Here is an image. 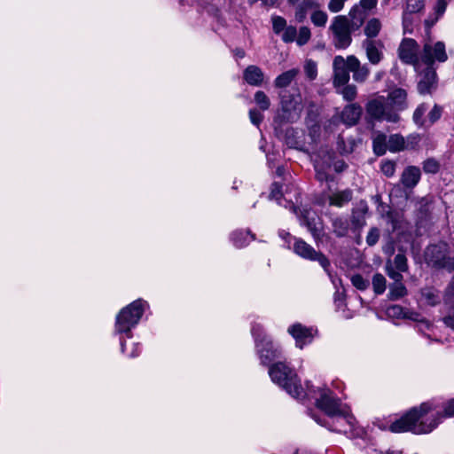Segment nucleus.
<instances>
[{"instance_id": "28", "label": "nucleus", "mask_w": 454, "mask_h": 454, "mask_svg": "<svg viewBox=\"0 0 454 454\" xmlns=\"http://www.w3.org/2000/svg\"><path fill=\"white\" fill-rule=\"evenodd\" d=\"M300 73L298 68H293L279 74L274 81L277 88L287 87Z\"/></svg>"}, {"instance_id": "43", "label": "nucleus", "mask_w": 454, "mask_h": 454, "mask_svg": "<svg viewBox=\"0 0 454 454\" xmlns=\"http://www.w3.org/2000/svg\"><path fill=\"white\" fill-rule=\"evenodd\" d=\"M372 287L376 294H382L386 290V278L380 273H376L372 277Z\"/></svg>"}, {"instance_id": "23", "label": "nucleus", "mask_w": 454, "mask_h": 454, "mask_svg": "<svg viewBox=\"0 0 454 454\" xmlns=\"http://www.w3.org/2000/svg\"><path fill=\"white\" fill-rule=\"evenodd\" d=\"M445 304L450 307L449 314L443 317L444 324L454 330V283H450L444 295Z\"/></svg>"}, {"instance_id": "30", "label": "nucleus", "mask_w": 454, "mask_h": 454, "mask_svg": "<svg viewBox=\"0 0 454 454\" xmlns=\"http://www.w3.org/2000/svg\"><path fill=\"white\" fill-rule=\"evenodd\" d=\"M254 239V235L249 231H236L231 234V240L237 247L247 246L251 240Z\"/></svg>"}, {"instance_id": "45", "label": "nucleus", "mask_w": 454, "mask_h": 454, "mask_svg": "<svg viewBox=\"0 0 454 454\" xmlns=\"http://www.w3.org/2000/svg\"><path fill=\"white\" fill-rule=\"evenodd\" d=\"M310 37V29L306 26L301 27L299 32H297L296 43L299 46L305 45L309 41Z\"/></svg>"}, {"instance_id": "25", "label": "nucleus", "mask_w": 454, "mask_h": 454, "mask_svg": "<svg viewBox=\"0 0 454 454\" xmlns=\"http://www.w3.org/2000/svg\"><path fill=\"white\" fill-rule=\"evenodd\" d=\"M388 317L395 318H407L411 320H420L419 314L415 311L405 309L400 305H392L387 309Z\"/></svg>"}, {"instance_id": "21", "label": "nucleus", "mask_w": 454, "mask_h": 454, "mask_svg": "<svg viewBox=\"0 0 454 454\" xmlns=\"http://www.w3.org/2000/svg\"><path fill=\"white\" fill-rule=\"evenodd\" d=\"M349 69L353 74V80L358 83H364L370 74V68L366 64L362 65L355 55L348 56Z\"/></svg>"}, {"instance_id": "48", "label": "nucleus", "mask_w": 454, "mask_h": 454, "mask_svg": "<svg viewBox=\"0 0 454 454\" xmlns=\"http://www.w3.org/2000/svg\"><path fill=\"white\" fill-rule=\"evenodd\" d=\"M304 72L309 80H315L317 75V63L312 59H307L304 64Z\"/></svg>"}, {"instance_id": "26", "label": "nucleus", "mask_w": 454, "mask_h": 454, "mask_svg": "<svg viewBox=\"0 0 454 454\" xmlns=\"http://www.w3.org/2000/svg\"><path fill=\"white\" fill-rule=\"evenodd\" d=\"M353 198V192L350 189L338 191L329 195V205L337 207H342L348 204Z\"/></svg>"}, {"instance_id": "33", "label": "nucleus", "mask_w": 454, "mask_h": 454, "mask_svg": "<svg viewBox=\"0 0 454 454\" xmlns=\"http://www.w3.org/2000/svg\"><path fill=\"white\" fill-rule=\"evenodd\" d=\"M388 150L392 153H397L406 149L405 139L400 134H393L387 137Z\"/></svg>"}, {"instance_id": "3", "label": "nucleus", "mask_w": 454, "mask_h": 454, "mask_svg": "<svg viewBox=\"0 0 454 454\" xmlns=\"http://www.w3.org/2000/svg\"><path fill=\"white\" fill-rule=\"evenodd\" d=\"M316 400V405L323 411L329 418H337V419L344 420L349 426L353 425L355 418L350 413L349 409L342 405L340 400L333 395V393L326 387H317L313 390Z\"/></svg>"}, {"instance_id": "14", "label": "nucleus", "mask_w": 454, "mask_h": 454, "mask_svg": "<svg viewBox=\"0 0 454 454\" xmlns=\"http://www.w3.org/2000/svg\"><path fill=\"white\" fill-rule=\"evenodd\" d=\"M438 83L437 74L434 67H427L420 74L417 90L420 95L432 94L436 90Z\"/></svg>"}, {"instance_id": "52", "label": "nucleus", "mask_w": 454, "mask_h": 454, "mask_svg": "<svg viewBox=\"0 0 454 454\" xmlns=\"http://www.w3.org/2000/svg\"><path fill=\"white\" fill-rule=\"evenodd\" d=\"M442 114V107L435 104L428 113L427 121H428L430 124H434L441 118Z\"/></svg>"}, {"instance_id": "7", "label": "nucleus", "mask_w": 454, "mask_h": 454, "mask_svg": "<svg viewBox=\"0 0 454 454\" xmlns=\"http://www.w3.org/2000/svg\"><path fill=\"white\" fill-rule=\"evenodd\" d=\"M424 257L427 264L433 268L454 270V257L449 255V247L444 242L428 246Z\"/></svg>"}, {"instance_id": "44", "label": "nucleus", "mask_w": 454, "mask_h": 454, "mask_svg": "<svg viewBox=\"0 0 454 454\" xmlns=\"http://www.w3.org/2000/svg\"><path fill=\"white\" fill-rule=\"evenodd\" d=\"M341 87L342 88L339 92L342 95L345 100L353 101L356 98L357 89L356 85L347 83Z\"/></svg>"}, {"instance_id": "41", "label": "nucleus", "mask_w": 454, "mask_h": 454, "mask_svg": "<svg viewBox=\"0 0 454 454\" xmlns=\"http://www.w3.org/2000/svg\"><path fill=\"white\" fill-rule=\"evenodd\" d=\"M428 106L426 103L420 104L413 113V121L417 125L423 126L427 122V119L424 117L425 113L427 111Z\"/></svg>"}, {"instance_id": "54", "label": "nucleus", "mask_w": 454, "mask_h": 454, "mask_svg": "<svg viewBox=\"0 0 454 454\" xmlns=\"http://www.w3.org/2000/svg\"><path fill=\"white\" fill-rule=\"evenodd\" d=\"M380 169L386 176H393L395 172V162L392 160H385L381 163Z\"/></svg>"}, {"instance_id": "58", "label": "nucleus", "mask_w": 454, "mask_h": 454, "mask_svg": "<svg viewBox=\"0 0 454 454\" xmlns=\"http://www.w3.org/2000/svg\"><path fill=\"white\" fill-rule=\"evenodd\" d=\"M298 6L308 12L309 10H316L319 4L316 0H302Z\"/></svg>"}, {"instance_id": "63", "label": "nucleus", "mask_w": 454, "mask_h": 454, "mask_svg": "<svg viewBox=\"0 0 454 454\" xmlns=\"http://www.w3.org/2000/svg\"><path fill=\"white\" fill-rule=\"evenodd\" d=\"M449 1L450 0H438L437 1L435 9H436V12H437L438 16L443 14V12L446 10V7H447V4H448Z\"/></svg>"}, {"instance_id": "22", "label": "nucleus", "mask_w": 454, "mask_h": 454, "mask_svg": "<svg viewBox=\"0 0 454 454\" xmlns=\"http://www.w3.org/2000/svg\"><path fill=\"white\" fill-rule=\"evenodd\" d=\"M243 79L251 86H261L264 80V74L259 67L250 65L244 70Z\"/></svg>"}, {"instance_id": "62", "label": "nucleus", "mask_w": 454, "mask_h": 454, "mask_svg": "<svg viewBox=\"0 0 454 454\" xmlns=\"http://www.w3.org/2000/svg\"><path fill=\"white\" fill-rule=\"evenodd\" d=\"M444 416L453 417L454 416V398L450 400L444 407Z\"/></svg>"}, {"instance_id": "19", "label": "nucleus", "mask_w": 454, "mask_h": 454, "mask_svg": "<svg viewBox=\"0 0 454 454\" xmlns=\"http://www.w3.org/2000/svg\"><path fill=\"white\" fill-rule=\"evenodd\" d=\"M301 224L305 226L311 233L316 241L320 240L323 236V229L317 223V217L309 210H304L300 217Z\"/></svg>"}, {"instance_id": "57", "label": "nucleus", "mask_w": 454, "mask_h": 454, "mask_svg": "<svg viewBox=\"0 0 454 454\" xmlns=\"http://www.w3.org/2000/svg\"><path fill=\"white\" fill-rule=\"evenodd\" d=\"M249 118L253 124L259 126L262 121L263 115L256 109L249 110Z\"/></svg>"}, {"instance_id": "9", "label": "nucleus", "mask_w": 454, "mask_h": 454, "mask_svg": "<svg viewBox=\"0 0 454 454\" xmlns=\"http://www.w3.org/2000/svg\"><path fill=\"white\" fill-rule=\"evenodd\" d=\"M294 252L303 259L318 262L324 270L331 277V263L328 258L321 252L316 251L303 239L298 238L294 239Z\"/></svg>"}, {"instance_id": "29", "label": "nucleus", "mask_w": 454, "mask_h": 454, "mask_svg": "<svg viewBox=\"0 0 454 454\" xmlns=\"http://www.w3.org/2000/svg\"><path fill=\"white\" fill-rule=\"evenodd\" d=\"M382 27L381 21L378 18L370 19L364 28V35H366V39H372L378 36Z\"/></svg>"}, {"instance_id": "1", "label": "nucleus", "mask_w": 454, "mask_h": 454, "mask_svg": "<svg viewBox=\"0 0 454 454\" xmlns=\"http://www.w3.org/2000/svg\"><path fill=\"white\" fill-rule=\"evenodd\" d=\"M365 19L366 13L358 5L352 6L348 15L335 16L329 27L334 47L348 48L352 43V33L360 29Z\"/></svg>"}, {"instance_id": "8", "label": "nucleus", "mask_w": 454, "mask_h": 454, "mask_svg": "<svg viewBox=\"0 0 454 454\" xmlns=\"http://www.w3.org/2000/svg\"><path fill=\"white\" fill-rule=\"evenodd\" d=\"M366 113L374 121L396 123L400 121L399 114L391 109L384 96L370 99L365 106Z\"/></svg>"}, {"instance_id": "56", "label": "nucleus", "mask_w": 454, "mask_h": 454, "mask_svg": "<svg viewBox=\"0 0 454 454\" xmlns=\"http://www.w3.org/2000/svg\"><path fill=\"white\" fill-rule=\"evenodd\" d=\"M386 270L387 276L395 281L394 283L402 282L403 275L401 274V271L397 270H395V269L392 268V266L388 265H387Z\"/></svg>"}, {"instance_id": "32", "label": "nucleus", "mask_w": 454, "mask_h": 454, "mask_svg": "<svg viewBox=\"0 0 454 454\" xmlns=\"http://www.w3.org/2000/svg\"><path fill=\"white\" fill-rule=\"evenodd\" d=\"M333 231L339 237L342 238L348 235L349 230V223L347 219L342 217H336L333 220Z\"/></svg>"}, {"instance_id": "18", "label": "nucleus", "mask_w": 454, "mask_h": 454, "mask_svg": "<svg viewBox=\"0 0 454 454\" xmlns=\"http://www.w3.org/2000/svg\"><path fill=\"white\" fill-rule=\"evenodd\" d=\"M288 333L294 338L296 346L302 348L304 345L311 342L313 339L312 329L301 324H294L288 328Z\"/></svg>"}, {"instance_id": "47", "label": "nucleus", "mask_w": 454, "mask_h": 454, "mask_svg": "<svg viewBox=\"0 0 454 454\" xmlns=\"http://www.w3.org/2000/svg\"><path fill=\"white\" fill-rule=\"evenodd\" d=\"M272 29L275 34L278 35L282 33L288 26H286V20L281 17L274 15L271 18Z\"/></svg>"}, {"instance_id": "50", "label": "nucleus", "mask_w": 454, "mask_h": 454, "mask_svg": "<svg viewBox=\"0 0 454 454\" xmlns=\"http://www.w3.org/2000/svg\"><path fill=\"white\" fill-rule=\"evenodd\" d=\"M424 8V0H407L406 11L410 14L417 13Z\"/></svg>"}, {"instance_id": "53", "label": "nucleus", "mask_w": 454, "mask_h": 454, "mask_svg": "<svg viewBox=\"0 0 454 454\" xmlns=\"http://www.w3.org/2000/svg\"><path fill=\"white\" fill-rule=\"evenodd\" d=\"M351 283L356 288H357L358 290H361V291L367 289V287L370 285L369 281L367 279L364 278V277L359 274H356V275L352 276Z\"/></svg>"}, {"instance_id": "64", "label": "nucleus", "mask_w": 454, "mask_h": 454, "mask_svg": "<svg viewBox=\"0 0 454 454\" xmlns=\"http://www.w3.org/2000/svg\"><path fill=\"white\" fill-rule=\"evenodd\" d=\"M306 16H307V12L297 5L296 11H295V20L298 22H303L304 20L306 19Z\"/></svg>"}, {"instance_id": "59", "label": "nucleus", "mask_w": 454, "mask_h": 454, "mask_svg": "<svg viewBox=\"0 0 454 454\" xmlns=\"http://www.w3.org/2000/svg\"><path fill=\"white\" fill-rule=\"evenodd\" d=\"M378 4V0H360L359 4H357L361 10L365 13L364 10H372L376 7Z\"/></svg>"}, {"instance_id": "27", "label": "nucleus", "mask_w": 454, "mask_h": 454, "mask_svg": "<svg viewBox=\"0 0 454 454\" xmlns=\"http://www.w3.org/2000/svg\"><path fill=\"white\" fill-rule=\"evenodd\" d=\"M314 419L320 425L329 428L331 431L337 432V433H347L348 428L351 429L355 426V422H353L352 426H349L348 423H346L344 420L337 419V418H330L331 422H322L317 419V417H313ZM356 421V419L354 420Z\"/></svg>"}, {"instance_id": "34", "label": "nucleus", "mask_w": 454, "mask_h": 454, "mask_svg": "<svg viewBox=\"0 0 454 454\" xmlns=\"http://www.w3.org/2000/svg\"><path fill=\"white\" fill-rule=\"evenodd\" d=\"M338 150L341 154H349L354 152L356 146V141L353 137H339Z\"/></svg>"}, {"instance_id": "31", "label": "nucleus", "mask_w": 454, "mask_h": 454, "mask_svg": "<svg viewBox=\"0 0 454 454\" xmlns=\"http://www.w3.org/2000/svg\"><path fill=\"white\" fill-rule=\"evenodd\" d=\"M297 135L298 132L294 129H287L285 134V142L289 148L305 151L303 144L298 139Z\"/></svg>"}, {"instance_id": "11", "label": "nucleus", "mask_w": 454, "mask_h": 454, "mask_svg": "<svg viewBox=\"0 0 454 454\" xmlns=\"http://www.w3.org/2000/svg\"><path fill=\"white\" fill-rule=\"evenodd\" d=\"M448 56L445 50V44L442 42H436L434 44L426 42L421 50V64L433 67L435 61L445 62Z\"/></svg>"}, {"instance_id": "46", "label": "nucleus", "mask_w": 454, "mask_h": 454, "mask_svg": "<svg viewBox=\"0 0 454 454\" xmlns=\"http://www.w3.org/2000/svg\"><path fill=\"white\" fill-rule=\"evenodd\" d=\"M395 269L401 272H406L409 269L408 261L405 253L399 252L394 258Z\"/></svg>"}, {"instance_id": "17", "label": "nucleus", "mask_w": 454, "mask_h": 454, "mask_svg": "<svg viewBox=\"0 0 454 454\" xmlns=\"http://www.w3.org/2000/svg\"><path fill=\"white\" fill-rule=\"evenodd\" d=\"M281 105L282 113L278 116V118L281 119V121L294 122L300 118L303 108L301 102L296 100L290 102L282 100Z\"/></svg>"}, {"instance_id": "13", "label": "nucleus", "mask_w": 454, "mask_h": 454, "mask_svg": "<svg viewBox=\"0 0 454 454\" xmlns=\"http://www.w3.org/2000/svg\"><path fill=\"white\" fill-rule=\"evenodd\" d=\"M421 172L419 168L415 166H409L404 168L401 175L400 184L393 187L391 193H395L401 191V185L407 190H412L419 182Z\"/></svg>"}, {"instance_id": "6", "label": "nucleus", "mask_w": 454, "mask_h": 454, "mask_svg": "<svg viewBox=\"0 0 454 454\" xmlns=\"http://www.w3.org/2000/svg\"><path fill=\"white\" fill-rule=\"evenodd\" d=\"M251 333L254 338L256 352L262 364L270 365L271 362L280 356V349L264 333L260 325H253Z\"/></svg>"}, {"instance_id": "38", "label": "nucleus", "mask_w": 454, "mask_h": 454, "mask_svg": "<svg viewBox=\"0 0 454 454\" xmlns=\"http://www.w3.org/2000/svg\"><path fill=\"white\" fill-rule=\"evenodd\" d=\"M407 294V289L402 282L393 283L389 286L388 298L395 301Z\"/></svg>"}, {"instance_id": "37", "label": "nucleus", "mask_w": 454, "mask_h": 454, "mask_svg": "<svg viewBox=\"0 0 454 454\" xmlns=\"http://www.w3.org/2000/svg\"><path fill=\"white\" fill-rule=\"evenodd\" d=\"M367 211V207H364L362 209L359 210H353L352 215H351V223L353 225V228L355 230H360L362 229L365 224V214Z\"/></svg>"}, {"instance_id": "4", "label": "nucleus", "mask_w": 454, "mask_h": 454, "mask_svg": "<svg viewBox=\"0 0 454 454\" xmlns=\"http://www.w3.org/2000/svg\"><path fill=\"white\" fill-rule=\"evenodd\" d=\"M269 375L274 383L283 387L293 397L301 398L305 395L296 372L285 363L278 362L270 365Z\"/></svg>"}, {"instance_id": "49", "label": "nucleus", "mask_w": 454, "mask_h": 454, "mask_svg": "<svg viewBox=\"0 0 454 454\" xmlns=\"http://www.w3.org/2000/svg\"><path fill=\"white\" fill-rule=\"evenodd\" d=\"M297 29L294 26H288L283 32L281 38L283 42L289 43L296 41Z\"/></svg>"}, {"instance_id": "2", "label": "nucleus", "mask_w": 454, "mask_h": 454, "mask_svg": "<svg viewBox=\"0 0 454 454\" xmlns=\"http://www.w3.org/2000/svg\"><path fill=\"white\" fill-rule=\"evenodd\" d=\"M433 409L430 403H423L419 407L411 409L402 418L391 424L390 431L393 433L411 432L416 434L430 433L437 427L442 417L438 413L427 423L424 417Z\"/></svg>"}, {"instance_id": "5", "label": "nucleus", "mask_w": 454, "mask_h": 454, "mask_svg": "<svg viewBox=\"0 0 454 454\" xmlns=\"http://www.w3.org/2000/svg\"><path fill=\"white\" fill-rule=\"evenodd\" d=\"M146 301L138 299L124 307L116 316L114 331L116 333H126L131 337L130 331L141 319Z\"/></svg>"}, {"instance_id": "15", "label": "nucleus", "mask_w": 454, "mask_h": 454, "mask_svg": "<svg viewBox=\"0 0 454 454\" xmlns=\"http://www.w3.org/2000/svg\"><path fill=\"white\" fill-rule=\"evenodd\" d=\"M434 206L431 197H423L415 204L416 218L418 223L423 225L432 219Z\"/></svg>"}, {"instance_id": "42", "label": "nucleus", "mask_w": 454, "mask_h": 454, "mask_svg": "<svg viewBox=\"0 0 454 454\" xmlns=\"http://www.w3.org/2000/svg\"><path fill=\"white\" fill-rule=\"evenodd\" d=\"M310 20L316 27H325L328 20V15L325 12L315 10L311 14Z\"/></svg>"}, {"instance_id": "51", "label": "nucleus", "mask_w": 454, "mask_h": 454, "mask_svg": "<svg viewBox=\"0 0 454 454\" xmlns=\"http://www.w3.org/2000/svg\"><path fill=\"white\" fill-rule=\"evenodd\" d=\"M440 164L434 159H427L423 162V170L426 173L435 174L439 171Z\"/></svg>"}, {"instance_id": "61", "label": "nucleus", "mask_w": 454, "mask_h": 454, "mask_svg": "<svg viewBox=\"0 0 454 454\" xmlns=\"http://www.w3.org/2000/svg\"><path fill=\"white\" fill-rule=\"evenodd\" d=\"M280 197H281L280 186L277 183H274L272 184L270 198L278 200L280 199Z\"/></svg>"}, {"instance_id": "40", "label": "nucleus", "mask_w": 454, "mask_h": 454, "mask_svg": "<svg viewBox=\"0 0 454 454\" xmlns=\"http://www.w3.org/2000/svg\"><path fill=\"white\" fill-rule=\"evenodd\" d=\"M254 100L262 111H266L270 106V100L262 90H258L254 93Z\"/></svg>"}, {"instance_id": "16", "label": "nucleus", "mask_w": 454, "mask_h": 454, "mask_svg": "<svg viewBox=\"0 0 454 454\" xmlns=\"http://www.w3.org/2000/svg\"><path fill=\"white\" fill-rule=\"evenodd\" d=\"M368 61L372 65H378L383 59V43L380 40L365 39L362 43Z\"/></svg>"}, {"instance_id": "10", "label": "nucleus", "mask_w": 454, "mask_h": 454, "mask_svg": "<svg viewBox=\"0 0 454 454\" xmlns=\"http://www.w3.org/2000/svg\"><path fill=\"white\" fill-rule=\"evenodd\" d=\"M398 57L403 63L411 65L415 69L421 64V51L418 43L411 38L402 40L398 47Z\"/></svg>"}, {"instance_id": "36", "label": "nucleus", "mask_w": 454, "mask_h": 454, "mask_svg": "<svg viewBox=\"0 0 454 454\" xmlns=\"http://www.w3.org/2000/svg\"><path fill=\"white\" fill-rule=\"evenodd\" d=\"M373 151L377 155H383L387 150H388L387 146V137L385 134H378L372 142Z\"/></svg>"}, {"instance_id": "24", "label": "nucleus", "mask_w": 454, "mask_h": 454, "mask_svg": "<svg viewBox=\"0 0 454 454\" xmlns=\"http://www.w3.org/2000/svg\"><path fill=\"white\" fill-rule=\"evenodd\" d=\"M362 114V107L358 104H350L344 107L341 113L342 121L351 126L355 125L360 119Z\"/></svg>"}, {"instance_id": "55", "label": "nucleus", "mask_w": 454, "mask_h": 454, "mask_svg": "<svg viewBox=\"0 0 454 454\" xmlns=\"http://www.w3.org/2000/svg\"><path fill=\"white\" fill-rule=\"evenodd\" d=\"M380 239V230L377 227H372L366 236V243L368 246H374Z\"/></svg>"}, {"instance_id": "12", "label": "nucleus", "mask_w": 454, "mask_h": 454, "mask_svg": "<svg viewBox=\"0 0 454 454\" xmlns=\"http://www.w3.org/2000/svg\"><path fill=\"white\" fill-rule=\"evenodd\" d=\"M348 56L344 59L342 56H335L333 61V85L335 88H340L349 82L350 76Z\"/></svg>"}, {"instance_id": "60", "label": "nucleus", "mask_w": 454, "mask_h": 454, "mask_svg": "<svg viewBox=\"0 0 454 454\" xmlns=\"http://www.w3.org/2000/svg\"><path fill=\"white\" fill-rule=\"evenodd\" d=\"M419 319L420 320H414L415 322L418 323L419 331L422 332L424 330H429L431 327V324L427 320H426L424 317H422L420 314H419Z\"/></svg>"}, {"instance_id": "35", "label": "nucleus", "mask_w": 454, "mask_h": 454, "mask_svg": "<svg viewBox=\"0 0 454 454\" xmlns=\"http://www.w3.org/2000/svg\"><path fill=\"white\" fill-rule=\"evenodd\" d=\"M397 250L402 253H406L409 248L412 247V235L410 232L399 233L396 240Z\"/></svg>"}, {"instance_id": "20", "label": "nucleus", "mask_w": 454, "mask_h": 454, "mask_svg": "<svg viewBox=\"0 0 454 454\" xmlns=\"http://www.w3.org/2000/svg\"><path fill=\"white\" fill-rule=\"evenodd\" d=\"M391 109L399 113L408 107L407 92L402 88H396L391 90L386 98Z\"/></svg>"}, {"instance_id": "39", "label": "nucleus", "mask_w": 454, "mask_h": 454, "mask_svg": "<svg viewBox=\"0 0 454 454\" xmlns=\"http://www.w3.org/2000/svg\"><path fill=\"white\" fill-rule=\"evenodd\" d=\"M421 295L425 299L426 302L430 306H435L441 301L438 292L432 287L422 289Z\"/></svg>"}]
</instances>
